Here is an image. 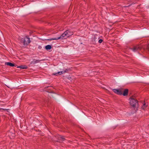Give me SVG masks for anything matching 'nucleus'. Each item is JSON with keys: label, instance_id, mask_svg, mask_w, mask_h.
Returning a JSON list of instances; mask_svg holds the SVG:
<instances>
[{"label": "nucleus", "instance_id": "f257e3e1", "mask_svg": "<svg viewBox=\"0 0 149 149\" xmlns=\"http://www.w3.org/2000/svg\"><path fill=\"white\" fill-rule=\"evenodd\" d=\"M130 105L133 107H136L138 106V101L134 96L131 97L129 99Z\"/></svg>", "mask_w": 149, "mask_h": 149}, {"label": "nucleus", "instance_id": "f03ea898", "mask_svg": "<svg viewBox=\"0 0 149 149\" xmlns=\"http://www.w3.org/2000/svg\"><path fill=\"white\" fill-rule=\"evenodd\" d=\"M134 52L141 50L142 49V48L141 46L138 45L134 46L133 48H130Z\"/></svg>", "mask_w": 149, "mask_h": 149}, {"label": "nucleus", "instance_id": "7ed1b4c3", "mask_svg": "<svg viewBox=\"0 0 149 149\" xmlns=\"http://www.w3.org/2000/svg\"><path fill=\"white\" fill-rule=\"evenodd\" d=\"M66 38V33H65V32L63 33L61 36L58 38H52L51 39H50L49 40H58L59 39H64V38Z\"/></svg>", "mask_w": 149, "mask_h": 149}, {"label": "nucleus", "instance_id": "20e7f679", "mask_svg": "<svg viewBox=\"0 0 149 149\" xmlns=\"http://www.w3.org/2000/svg\"><path fill=\"white\" fill-rule=\"evenodd\" d=\"M113 91L116 93L120 95H122L123 94V89H113Z\"/></svg>", "mask_w": 149, "mask_h": 149}, {"label": "nucleus", "instance_id": "39448f33", "mask_svg": "<svg viewBox=\"0 0 149 149\" xmlns=\"http://www.w3.org/2000/svg\"><path fill=\"white\" fill-rule=\"evenodd\" d=\"M23 40L24 45H28L31 42L30 38L27 36H26Z\"/></svg>", "mask_w": 149, "mask_h": 149}, {"label": "nucleus", "instance_id": "423d86ee", "mask_svg": "<svg viewBox=\"0 0 149 149\" xmlns=\"http://www.w3.org/2000/svg\"><path fill=\"white\" fill-rule=\"evenodd\" d=\"M65 32L66 34V38H68L73 34V32L70 30H66Z\"/></svg>", "mask_w": 149, "mask_h": 149}, {"label": "nucleus", "instance_id": "0eeeda50", "mask_svg": "<svg viewBox=\"0 0 149 149\" xmlns=\"http://www.w3.org/2000/svg\"><path fill=\"white\" fill-rule=\"evenodd\" d=\"M44 60H35V59H34L33 61L31 62V64H34L36 63H39V62L42 61Z\"/></svg>", "mask_w": 149, "mask_h": 149}, {"label": "nucleus", "instance_id": "6e6552de", "mask_svg": "<svg viewBox=\"0 0 149 149\" xmlns=\"http://www.w3.org/2000/svg\"><path fill=\"white\" fill-rule=\"evenodd\" d=\"M123 93L122 95H123L124 96H126L128 95V90L127 89H126L125 90L123 89Z\"/></svg>", "mask_w": 149, "mask_h": 149}, {"label": "nucleus", "instance_id": "1a4fd4ad", "mask_svg": "<svg viewBox=\"0 0 149 149\" xmlns=\"http://www.w3.org/2000/svg\"><path fill=\"white\" fill-rule=\"evenodd\" d=\"M17 68H20L21 69H27V66L25 65H22L17 67Z\"/></svg>", "mask_w": 149, "mask_h": 149}, {"label": "nucleus", "instance_id": "9d476101", "mask_svg": "<svg viewBox=\"0 0 149 149\" xmlns=\"http://www.w3.org/2000/svg\"><path fill=\"white\" fill-rule=\"evenodd\" d=\"M5 64L7 65H9L11 66H15L14 64L10 63V62H6Z\"/></svg>", "mask_w": 149, "mask_h": 149}, {"label": "nucleus", "instance_id": "9b49d317", "mask_svg": "<svg viewBox=\"0 0 149 149\" xmlns=\"http://www.w3.org/2000/svg\"><path fill=\"white\" fill-rule=\"evenodd\" d=\"M58 139L59 140L61 141H64L65 139V138H64L63 137L61 136H58Z\"/></svg>", "mask_w": 149, "mask_h": 149}, {"label": "nucleus", "instance_id": "f8f14e48", "mask_svg": "<svg viewBox=\"0 0 149 149\" xmlns=\"http://www.w3.org/2000/svg\"><path fill=\"white\" fill-rule=\"evenodd\" d=\"M52 48V46L50 45H48L45 46V49L47 50L50 49Z\"/></svg>", "mask_w": 149, "mask_h": 149}, {"label": "nucleus", "instance_id": "ddd939ff", "mask_svg": "<svg viewBox=\"0 0 149 149\" xmlns=\"http://www.w3.org/2000/svg\"><path fill=\"white\" fill-rule=\"evenodd\" d=\"M62 74V72H61V71H60V72H58L57 73H56L55 74H53L57 76V75H58V74L61 75Z\"/></svg>", "mask_w": 149, "mask_h": 149}, {"label": "nucleus", "instance_id": "4468645a", "mask_svg": "<svg viewBox=\"0 0 149 149\" xmlns=\"http://www.w3.org/2000/svg\"><path fill=\"white\" fill-rule=\"evenodd\" d=\"M147 105H146V103H144L143 104V106L142 107V108L143 109H145L147 106Z\"/></svg>", "mask_w": 149, "mask_h": 149}, {"label": "nucleus", "instance_id": "2eb2a0df", "mask_svg": "<svg viewBox=\"0 0 149 149\" xmlns=\"http://www.w3.org/2000/svg\"><path fill=\"white\" fill-rule=\"evenodd\" d=\"M69 70L68 69H65V70L62 71L61 72H62V74L65 73V72H67Z\"/></svg>", "mask_w": 149, "mask_h": 149}, {"label": "nucleus", "instance_id": "dca6fc26", "mask_svg": "<svg viewBox=\"0 0 149 149\" xmlns=\"http://www.w3.org/2000/svg\"><path fill=\"white\" fill-rule=\"evenodd\" d=\"M103 41V40H102V39H100L99 41H98V42L99 43H101Z\"/></svg>", "mask_w": 149, "mask_h": 149}, {"label": "nucleus", "instance_id": "f3484780", "mask_svg": "<svg viewBox=\"0 0 149 149\" xmlns=\"http://www.w3.org/2000/svg\"><path fill=\"white\" fill-rule=\"evenodd\" d=\"M147 49L149 51V45H148L147 47Z\"/></svg>", "mask_w": 149, "mask_h": 149}, {"label": "nucleus", "instance_id": "a211bd4d", "mask_svg": "<svg viewBox=\"0 0 149 149\" xmlns=\"http://www.w3.org/2000/svg\"><path fill=\"white\" fill-rule=\"evenodd\" d=\"M0 109H3L4 110H7L6 109H2V108H0Z\"/></svg>", "mask_w": 149, "mask_h": 149}]
</instances>
